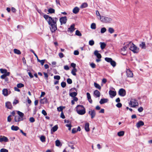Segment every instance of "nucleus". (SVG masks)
<instances>
[{"label":"nucleus","instance_id":"59","mask_svg":"<svg viewBox=\"0 0 152 152\" xmlns=\"http://www.w3.org/2000/svg\"><path fill=\"white\" fill-rule=\"evenodd\" d=\"M60 58H62L64 57V55L63 53H60L58 54Z\"/></svg>","mask_w":152,"mask_h":152},{"label":"nucleus","instance_id":"22","mask_svg":"<svg viewBox=\"0 0 152 152\" xmlns=\"http://www.w3.org/2000/svg\"><path fill=\"white\" fill-rule=\"evenodd\" d=\"M94 94L96 97H99L100 95V92L97 90H95L94 92Z\"/></svg>","mask_w":152,"mask_h":152},{"label":"nucleus","instance_id":"31","mask_svg":"<svg viewBox=\"0 0 152 152\" xmlns=\"http://www.w3.org/2000/svg\"><path fill=\"white\" fill-rule=\"evenodd\" d=\"M75 25L74 24H73L69 28V29L70 30V31L71 32H73L75 30V28H74Z\"/></svg>","mask_w":152,"mask_h":152},{"label":"nucleus","instance_id":"16","mask_svg":"<svg viewBox=\"0 0 152 152\" xmlns=\"http://www.w3.org/2000/svg\"><path fill=\"white\" fill-rule=\"evenodd\" d=\"M23 120V118H20L19 116L16 115L15 116L14 120L15 122H18Z\"/></svg>","mask_w":152,"mask_h":152},{"label":"nucleus","instance_id":"58","mask_svg":"<svg viewBox=\"0 0 152 152\" xmlns=\"http://www.w3.org/2000/svg\"><path fill=\"white\" fill-rule=\"evenodd\" d=\"M86 94L88 99H90L91 98V96L90 94L89 93H87Z\"/></svg>","mask_w":152,"mask_h":152},{"label":"nucleus","instance_id":"11","mask_svg":"<svg viewBox=\"0 0 152 152\" xmlns=\"http://www.w3.org/2000/svg\"><path fill=\"white\" fill-rule=\"evenodd\" d=\"M9 140L6 137L4 136H0V142H8Z\"/></svg>","mask_w":152,"mask_h":152},{"label":"nucleus","instance_id":"18","mask_svg":"<svg viewBox=\"0 0 152 152\" xmlns=\"http://www.w3.org/2000/svg\"><path fill=\"white\" fill-rule=\"evenodd\" d=\"M58 126L57 125H56L54 126L51 129V133L53 134V132L56 131L58 129Z\"/></svg>","mask_w":152,"mask_h":152},{"label":"nucleus","instance_id":"37","mask_svg":"<svg viewBox=\"0 0 152 152\" xmlns=\"http://www.w3.org/2000/svg\"><path fill=\"white\" fill-rule=\"evenodd\" d=\"M48 11L50 13H54L55 10L53 8H50L48 9Z\"/></svg>","mask_w":152,"mask_h":152},{"label":"nucleus","instance_id":"28","mask_svg":"<svg viewBox=\"0 0 152 152\" xmlns=\"http://www.w3.org/2000/svg\"><path fill=\"white\" fill-rule=\"evenodd\" d=\"M77 71V70L76 68H73L71 71V73L74 76H76V72Z\"/></svg>","mask_w":152,"mask_h":152},{"label":"nucleus","instance_id":"5","mask_svg":"<svg viewBox=\"0 0 152 152\" xmlns=\"http://www.w3.org/2000/svg\"><path fill=\"white\" fill-rule=\"evenodd\" d=\"M105 60L108 62L110 63L111 65L113 67H115L116 65L115 62L111 58L106 57L105 58Z\"/></svg>","mask_w":152,"mask_h":152},{"label":"nucleus","instance_id":"39","mask_svg":"<svg viewBox=\"0 0 152 152\" xmlns=\"http://www.w3.org/2000/svg\"><path fill=\"white\" fill-rule=\"evenodd\" d=\"M56 145L57 146H59L61 145V142L58 140H57L55 141Z\"/></svg>","mask_w":152,"mask_h":152},{"label":"nucleus","instance_id":"54","mask_svg":"<svg viewBox=\"0 0 152 152\" xmlns=\"http://www.w3.org/2000/svg\"><path fill=\"white\" fill-rule=\"evenodd\" d=\"M122 104L119 102H118V103L116 105V107L118 108L121 107H122Z\"/></svg>","mask_w":152,"mask_h":152},{"label":"nucleus","instance_id":"45","mask_svg":"<svg viewBox=\"0 0 152 152\" xmlns=\"http://www.w3.org/2000/svg\"><path fill=\"white\" fill-rule=\"evenodd\" d=\"M94 44V42L93 40H91L89 41V44L91 46L93 45Z\"/></svg>","mask_w":152,"mask_h":152},{"label":"nucleus","instance_id":"36","mask_svg":"<svg viewBox=\"0 0 152 152\" xmlns=\"http://www.w3.org/2000/svg\"><path fill=\"white\" fill-rule=\"evenodd\" d=\"M65 107L64 106H60L57 108V110L59 111H62L63 109L65 108Z\"/></svg>","mask_w":152,"mask_h":152},{"label":"nucleus","instance_id":"25","mask_svg":"<svg viewBox=\"0 0 152 152\" xmlns=\"http://www.w3.org/2000/svg\"><path fill=\"white\" fill-rule=\"evenodd\" d=\"M47 99L46 98H44L43 99H41L40 101V102L42 104L46 103L47 102Z\"/></svg>","mask_w":152,"mask_h":152},{"label":"nucleus","instance_id":"50","mask_svg":"<svg viewBox=\"0 0 152 152\" xmlns=\"http://www.w3.org/2000/svg\"><path fill=\"white\" fill-rule=\"evenodd\" d=\"M54 78L55 79L59 80L60 79V77L59 75H56L54 76Z\"/></svg>","mask_w":152,"mask_h":152},{"label":"nucleus","instance_id":"6","mask_svg":"<svg viewBox=\"0 0 152 152\" xmlns=\"http://www.w3.org/2000/svg\"><path fill=\"white\" fill-rule=\"evenodd\" d=\"M138 104L137 101L134 99H132L129 103V105L132 107H135L137 106Z\"/></svg>","mask_w":152,"mask_h":152},{"label":"nucleus","instance_id":"24","mask_svg":"<svg viewBox=\"0 0 152 152\" xmlns=\"http://www.w3.org/2000/svg\"><path fill=\"white\" fill-rule=\"evenodd\" d=\"M89 124L88 123H86L85 126V130L86 132H88L90 130V129H89Z\"/></svg>","mask_w":152,"mask_h":152},{"label":"nucleus","instance_id":"12","mask_svg":"<svg viewBox=\"0 0 152 152\" xmlns=\"http://www.w3.org/2000/svg\"><path fill=\"white\" fill-rule=\"evenodd\" d=\"M126 75L127 77H132L133 76V74L132 72L129 69H127L126 71Z\"/></svg>","mask_w":152,"mask_h":152},{"label":"nucleus","instance_id":"60","mask_svg":"<svg viewBox=\"0 0 152 152\" xmlns=\"http://www.w3.org/2000/svg\"><path fill=\"white\" fill-rule=\"evenodd\" d=\"M44 75L45 77V78H46V79L47 80H48V74L47 73L44 72Z\"/></svg>","mask_w":152,"mask_h":152},{"label":"nucleus","instance_id":"41","mask_svg":"<svg viewBox=\"0 0 152 152\" xmlns=\"http://www.w3.org/2000/svg\"><path fill=\"white\" fill-rule=\"evenodd\" d=\"M24 85L21 83H20L17 84V86L18 88H20L22 87H23L24 86Z\"/></svg>","mask_w":152,"mask_h":152},{"label":"nucleus","instance_id":"20","mask_svg":"<svg viewBox=\"0 0 152 152\" xmlns=\"http://www.w3.org/2000/svg\"><path fill=\"white\" fill-rule=\"evenodd\" d=\"M79 8L78 7H76L73 9L72 12L76 14L79 12Z\"/></svg>","mask_w":152,"mask_h":152},{"label":"nucleus","instance_id":"30","mask_svg":"<svg viewBox=\"0 0 152 152\" xmlns=\"http://www.w3.org/2000/svg\"><path fill=\"white\" fill-rule=\"evenodd\" d=\"M94 86L97 88L99 90H100L101 89V87L99 84H97L96 83H94Z\"/></svg>","mask_w":152,"mask_h":152},{"label":"nucleus","instance_id":"17","mask_svg":"<svg viewBox=\"0 0 152 152\" xmlns=\"http://www.w3.org/2000/svg\"><path fill=\"white\" fill-rule=\"evenodd\" d=\"M144 125V122L142 121H140L136 124V126L137 128H139L141 126H142Z\"/></svg>","mask_w":152,"mask_h":152},{"label":"nucleus","instance_id":"9","mask_svg":"<svg viewBox=\"0 0 152 152\" xmlns=\"http://www.w3.org/2000/svg\"><path fill=\"white\" fill-rule=\"evenodd\" d=\"M88 114L91 116V118H94L95 117L96 114L95 110H92L89 111Z\"/></svg>","mask_w":152,"mask_h":152},{"label":"nucleus","instance_id":"56","mask_svg":"<svg viewBox=\"0 0 152 152\" xmlns=\"http://www.w3.org/2000/svg\"><path fill=\"white\" fill-rule=\"evenodd\" d=\"M70 65L73 68H76L75 67L76 66V65L75 64L72 63H71Z\"/></svg>","mask_w":152,"mask_h":152},{"label":"nucleus","instance_id":"44","mask_svg":"<svg viewBox=\"0 0 152 152\" xmlns=\"http://www.w3.org/2000/svg\"><path fill=\"white\" fill-rule=\"evenodd\" d=\"M75 34L76 35L78 36H81L82 35L81 33L78 30H77L76 31Z\"/></svg>","mask_w":152,"mask_h":152},{"label":"nucleus","instance_id":"2","mask_svg":"<svg viewBox=\"0 0 152 152\" xmlns=\"http://www.w3.org/2000/svg\"><path fill=\"white\" fill-rule=\"evenodd\" d=\"M127 46L129 47V49L134 53H137L139 51V48L131 42L128 43L127 44Z\"/></svg>","mask_w":152,"mask_h":152},{"label":"nucleus","instance_id":"64","mask_svg":"<svg viewBox=\"0 0 152 152\" xmlns=\"http://www.w3.org/2000/svg\"><path fill=\"white\" fill-rule=\"evenodd\" d=\"M107 81V80L105 78H103L102 80V83H105Z\"/></svg>","mask_w":152,"mask_h":152},{"label":"nucleus","instance_id":"43","mask_svg":"<svg viewBox=\"0 0 152 152\" xmlns=\"http://www.w3.org/2000/svg\"><path fill=\"white\" fill-rule=\"evenodd\" d=\"M91 27L92 29H95L96 28V24L94 23H92L91 25Z\"/></svg>","mask_w":152,"mask_h":152},{"label":"nucleus","instance_id":"21","mask_svg":"<svg viewBox=\"0 0 152 152\" xmlns=\"http://www.w3.org/2000/svg\"><path fill=\"white\" fill-rule=\"evenodd\" d=\"M108 101V99H101L99 103L101 104H102L107 103Z\"/></svg>","mask_w":152,"mask_h":152},{"label":"nucleus","instance_id":"35","mask_svg":"<svg viewBox=\"0 0 152 152\" xmlns=\"http://www.w3.org/2000/svg\"><path fill=\"white\" fill-rule=\"evenodd\" d=\"M77 93L75 92H73L70 94L69 95L72 97H75L77 95Z\"/></svg>","mask_w":152,"mask_h":152},{"label":"nucleus","instance_id":"57","mask_svg":"<svg viewBox=\"0 0 152 152\" xmlns=\"http://www.w3.org/2000/svg\"><path fill=\"white\" fill-rule=\"evenodd\" d=\"M42 113L44 115H47V113L44 110H42Z\"/></svg>","mask_w":152,"mask_h":152},{"label":"nucleus","instance_id":"46","mask_svg":"<svg viewBox=\"0 0 152 152\" xmlns=\"http://www.w3.org/2000/svg\"><path fill=\"white\" fill-rule=\"evenodd\" d=\"M0 71L2 73H4V74H5V73L7 71V70L6 69H0Z\"/></svg>","mask_w":152,"mask_h":152},{"label":"nucleus","instance_id":"52","mask_svg":"<svg viewBox=\"0 0 152 152\" xmlns=\"http://www.w3.org/2000/svg\"><path fill=\"white\" fill-rule=\"evenodd\" d=\"M61 86L63 88H64L66 86V83L64 82H62L61 83Z\"/></svg>","mask_w":152,"mask_h":152},{"label":"nucleus","instance_id":"10","mask_svg":"<svg viewBox=\"0 0 152 152\" xmlns=\"http://www.w3.org/2000/svg\"><path fill=\"white\" fill-rule=\"evenodd\" d=\"M10 91H8L7 89L4 88L2 90V94L5 96H7L10 93Z\"/></svg>","mask_w":152,"mask_h":152},{"label":"nucleus","instance_id":"26","mask_svg":"<svg viewBox=\"0 0 152 152\" xmlns=\"http://www.w3.org/2000/svg\"><path fill=\"white\" fill-rule=\"evenodd\" d=\"M100 45L101 48L102 50L104 49L106 45V44L104 42H100Z\"/></svg>","mask_w":152,"mask_h":152},{"label":"nucleus","instance_id":"47","mask_svg":"<svg viewBox=\"0 0 152 152\" xmlns=\"http://www.w3.org/2000/svg\"><path fill=\"white\" fill-rule=\"evenodd\" d=\"M67 82L69 84H71L72 83V81L70 78H68L67 80Z\"/></svg>","mask_w":152,"mask_h":152},{"label":"nucleus","instance_id":"40","mask_svg":"<svg viewBox=\"0 0 152 152\" xmlns=\"http://www.w3.org/2000/svg\"><path fill=\"white\" fill-rule=\"evenodd\" d=\"M40 140L42 142H44L45 141V137L44 136H42L40 137Z\"/></svg>","mask_w":152,"mask_h":152},{"label":"nucleus","instance_id":"19","mask_svg":"<svg viewBox=\"0 0 152 152\" xmlns=\"http://www.w3.org/2000/svg\"><path fill=\"white\" fill-rule=\"evenodd\" d=\"M109 94L111 96L114 97L116 95V91L110 90L109 91Z\"/></svg>","mask_w":152,"mask_h":152},{"label":"nucleus","instance_id":"27","mask_svg":"<svg viewBox=\"0 0 152 152\" xmlns=\"http://www.w3.org/2000/svg\"><path fill=\"white\" fill-rule=\"evenodd\" d=\"M11 129L12 130L16 131L19 129V128L17 126H15L13 125L11 127Z\"/></svg>","mask_w":152,"mask_h":152},{"label":"nucleus","instance_id":"7","mask_svg":"<svg viewBox=\"0 0 152 152\" xmlns=\"http://www.w3.org/2000/svg\"><path fill=\"white\" fill-rule=\"evenodd\" d=\"M126 93L125 90L123 88L120 89L118 91L119 95L121 96H124L126 95Z\"/></svg>","mask_w":152,"mask_h":152},{"label":"nucleus","instance_id":"4","mask_svg":"<svg viewBox=\"0 0 152 152\" xmlns=\"http://www.w3.org/2000/svg\"><path fill=\"white\" fill-rule=\"evenodd\" d=\"M100 20L102 22L104 23H110L112 20L111 18L104 16H102Z\"/></svg>","mask_w":152,"mask_h":152},{"label":"nucleus","instance_id":"32","mask_svg":"<svg viewBox=\"0 0 152 152\" xmlns=\"http://www.w3.org/2000/svg\"><path fill=\"white\" fill-rule=\"evenodd\" d=\"M14 51L15 53L18 55H20L21 53L20 51L19 50L16 49H14Z\"/></svg>","mask_w":152,"mask_h":152},{"label":"nucleus","instance_id":"49","mask_svg":"<svg viewBox=\"0 0 152 152\" xmlns=\"http://www.w3.org/2000/svg\"><path fill=\"white\" fill-rule=\"evenodd\" d=\"M8 151L7 149L4 148H2L0 150V152H8Z\"/></svg>","mask_w":152,"mask_h":152},{"label":"nucleus","instance_id":"14","mask_svg":"<svg viewBox=\"0 0 152 152\" xmlns=\"http://www.w3.org/2000/svg\"><path fill=\"white\" fill-rule=\"evenodd\" d=\"M94 54L99 59H100L102 57L101 55L99 53V51L97 50L94 51Z\"/></svg>","mask_w":152,"mask_h":152},{"label":"nucleus","instance_id":"53","mask_svg":"<svg viewBox=\"0 0 152 152\" xmlns=\"http://www.w3.org/2000/svg\"><path fill=\"white\" fill-rule=\"evenodd\" d=\"M12 117L11 115H9L8 117H7V121L9 122H10L11 121V117Z\"/></svg>","mask_w":152,"mask_h":152},{"label":"nucleus","instance_id":"8","mask_svg":"<svg viewBox=\"0 0 152 152\" xmlns=\"http://www.w3.org/2000/svg\"><path fill=\"white\" fill-rule=\"evenodd\" d=\"M60 21L61 23V25L65 24L66 23L67 19L66 16L62 17L60 19Z\"/></svg>","mask_w":152,"mask_h":152},{"label":"nucleus","instance_id":"3","mask_svg":"<svg viewBox=\"0 0 152 152\" xmlns=\"http://www.w3.org/2000/svg\"><path fill=\"white\" fill-rule=\"evenodd\" d=\"M77 113L80 115H83L86 113V109L84 106L82 105H78L75 108Z\"/></svg>","mask_w":152,"mask_h":152},{"label":"nucleus","instance_id":"48","mask_svg":"<svg viewBox=\"0 0 152 152\" xmlns=\"http://www.w3.org/2000/svg\"><path fill=\"white\" fill-rule=\"evenodd\" d=\"M96 14L97 16H98L99 17V18L100 19H101V17H102V16H101L99 12L97 10L96 11Z\"/></svg>","mask_w":152,"mask_h":152},{"label":"nucleus","instance_id":"29","mask_svg":"<svg viewBox=\"0 0 152 152\" xmlns=\"http://www.w3.org/2000/svg\"><path fill=\"white\" fill-rule=\"evenodd\" d=\"M17 112V113L19 115V117H20V118H23L24 115V114L20 112V111H18Z\"/></svg>","mask_w":152,"mask_h":152},{"label":"nucleus","instance_id":"42","mask_svg":"<svg viewBox=\"0 0 152 152\" xmlns=\"http://www.w3.org/2000/svg\"><path fill=\"white\" fill-rule=\"evenodd\" d=\"M107 29L105 27L102 28L101 29V33L103 34L106 31Z\"/></svg>","mask_w":152,"mask_h":152},{"label":"nucleus","instance_id":"33","mask_svg":"<svg viewBox=\"0 0 152 152\" xmlns=\"http://www.w3.org/2000/svg\"><path fill=\"white\" fill-rule=\"evenodd\" d=\"M124 131H121L118 132L117 133L118 135L119 136H122L124 135Z\"/></svg>","mask_w":152,"mask_h":152},{"label":"nucleus","instance_id":"38","mask_svg":"<svg viewBox=\"0 0 152 152\" xmlns=\"http://www.w3.org/2000/svg\"><path fill=\"white\" fill-rule=\"evenodd\" d=\"M108 31L110 34H112L114 32V29L110 27L108 30Z\"/></svg>","mask_w":152,"mask_h":152},{"label":"nucleus","instance_id":"1","mask_svg":"<svg viewBox=\"0 0 152 152\" xmlns=\"http://www.w3.org/2000/svg\"><path fill=\"white\" fill-rule=\"evenodd\" d=\"M44 17L48 22V24L50 26V29L52 32H54L57 29L56 22L58 20V19L57 18L53 19L47 15H44Z\"/></svg>","mask_w":152,"mask_h":152},{"label":"nucleus","instance_id":"34","mask_svg":"<svg viewBox=\"0 0 152 152\" xmlns=\"http://www.w3.org/2000/svg\"><path fill=\"white\" fill-rule=\"evenodd\" d=\"M88 6L87 4L86 3H83L80 6V7L81 8H84L87 7Z\"/></svg>","mask_w":152,"mask_h":152},{"label":"nucleus","instance_id":"13","mask_svg":"<svg viewBox=\"0 0 152 152\" xmlns=\"http://www.w3.org/2000/svg\"><path fill=\"white\" fill-rule=\"evenodd\" d=\"M128 47H129L127 46V44H126V46H124L123 48H121L120 51H121V54L122 55H125L126 54V53H122V52L123 51L124 52L125 51H126V49Z\"/></svg>","mask_w":152,"mask_h":152},{"label":"nucleus","instance_id":"61","mask_svg":"<svg viewBox=\"0 0 152 152\" xmlns=\"http://www.w3.org/2000/svg\"><path fill=\"white\" fill-rule=\"evenodd\" d=\"M138 111L140 112H141L143 110V108L142 107H140L138 109Z\"/></svg>","mask_w":152,"mask_h":152},{"label":"nucleus","instance_id":"51","mask_svg":"<svg viewBox=\"0 0 152 152\" xmlns=\"http://www.w3.org/2000/svg\"><path fill=\"white\" fill-rule=\"evenodd\" d=\"M35 119L33 117H31L29 118V121L31 123H33L35 121Z\"/></svg>","mask_w":152,"mask_h":152},{"label":"nucleus","instance_id":"62","mask_svg":"<svg viewBox=\"0 0 152 152\" xmlns=\"http://www.w3.org/2000/svg\"><path fill=\"white\" fill-rule=\"evenodd\" d=\"M77 132V131L76 129L75 128H74V129H72V133L73 134Z\"/></svg>","mask_w":152,"mask_h":152},{"label":"nucleus","instance_id":"63","mask_svg":"<svg viewBox=\"0 0 152 152\" xmlns=\"http://www.w3.org/2000/svg\"><path fill=\"white\" fill-rule=\"evenodd\" d=\"M74 54L75 55H77L79 54V52L77 50H75L74 51Z\"/></svg>","mask_w":152,"mask_h":152},{"label":"nucleus","instance_id":"15","mask_svg":"<svg viewBox=\"0 0 152 152\" xmlns=\"http://www.w3.org/2000/svg\"><path fill=\"white\" fill-rule=\"evenodd\" d=\"M139 46L142 49H145L146 48V45L145 42H141L139 44Z\"/></svg>","mask_w":152,"mask_h":152},{"label":"nucleus","instance_id":"23","mask_svg":"<svg viewBox=\"0 0 152 152\" xmlns=\"http://www.w3.org/2000/svg\"><path fill=\"white\" fill-rule=\"evenodd\" d=\"M6 106L7 108L9 109H11L12 108L11 104L10 102H7L6 103Z\"/></svg>","mask_w":152,"mask_h":152},{"label":"nucleus","instance_id":"55","mask_svg":"<svg viewBox=\"0 0 152 152\" xmlns=\"http://www.w3.org/2000/svg\"><path fill=\"white\" fill-rule=\"evenodd\" d=\"M90 66L93 68H94L96 67V65L94 63H92L90 64Z\"/></svg>","mask_w":152,"mask_h":152}]
</instances>
